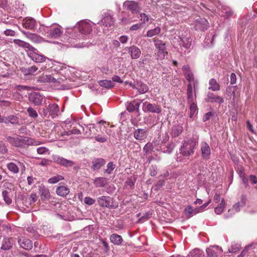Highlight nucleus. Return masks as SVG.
I'll list each match as a JSON object with an SVG mask.
<instances>
[{"label": "nucleus", "mask_w": 257, "mask_h": 257, "mask_svg": "<svg viewBox=\"0 0 257 257\" xmlns=\"http://www.w3.org/2000/svg\"><path fill=\"white\" fill-rule=\"evenodd\" d=\"M98 205L103 208L115 209L118 207L117 204L113 198L110 196H102L97 198Z\"/></svg>", "instance_id": "1"}, {"label": "nucleus", "mask_w": 257, "mask_h": 257, "mask_svg": "<svg viewBox=\"0 0 257 257\" xmlns=\"http://www.w3.org/2000/svg\"><path fill=\"white\" fill-rule=\"evenodd\" d=\"M195 145V143L192 141H185L180 149V154L183 156H190L194 154Z\"/></svg>", "instance_id": "2"}, {"label": "nucleus", "mask_w": 257, "mask_h": 257, "mask_svg": "<svg viewBox=\"0 0 257 257\" xmlns=\"http://www.w3.org/2000/svg\"><path fill=\"white\" fill-rule=\"evenodd\" d=\"M154 42H155V47L158 49L156 55L157 59H164L167 54L165 44L163 43L161 41L156 40L155 39H154Z\"/></svg>", "instance_id": "3"}, {"label": "nucleus", "mask_w": 257, "mask_h": 257, "mask_svg": "<svg viewBox=\"0 0 257 257\" xmlns=\"http://www.w3.org/2000/svg\"><path fill=\"white\" fill-rule=\"evenodd\" d=\"M143 110L145 112L160 113L162 110L160 106L155 103H151L147 101L143 103Z\"/></svg>", "instance_id": "4"}, {"label": "nucleus", "mask_w": 257, "mask_h": 257, "mask_svg": "<svg viewBox=\"0 0 257 257\" xmlns=\"http://www.w3.org/2000/svg\"><path fill=\"white\" fill-rule=\"evenodd\" d=\"M52 158L55 163L66 168L72 167L75 165V162L57 155L53 156Z\"/></svg>", "instance_id": "5"}, {"label": "nucleus", "mask_w": 257, "mask_h": 257, "mask_svg": "<svg viewBox=\"0 0 257 257\" xmlns=\"http://www.w3.org/2000/svg\"><path fill=\"white\" fill-rule=\"evenodd\" d=\"M22 26L28 30H34L35 29L37 23L33 18L26 17L22 20Z\"/></svg>", "instance_id": "6"}, {"label": "nucleus", "mask_w": 257, "mask_h": 257, "mask_svg": "<svg viewBox=\"0 0 257 257\" xmlns=\"http://www.w3.org/2000/svg\"><path fill=\"white\" fill-rule=\"evenodd\" d=\"M38 143L36 141L33 142V140L28 137L19 136V140L18 147L27 148L30 145H38Z\"/></svg>", "instance_id": "7"}, {"label": "nucleus", "mask_w": 257, "mask_h": 257, "mask_svg": "<svg viewBox=\"0 0 257 257\" xmlns=\"http://www.w3.org/2000/svg\"><path fill=\"white\" fill-rule=\"evenodd\" d=\"M209 23L205 19L198 18L195 20V29L196 30L204 31L209 28Z\"/></svg>", "instance_id": "8"}, {"label": "nucleus", "mask_w": 257, "mask_h": 257, "mask_svg": "<svg viewBox=\"0 0 257 257\" xmlns=\"http://www.w3.org/2000/svg\"><path fill=\"white\" fill-rule=\"evenodd\" d=\"M208 257H218L222 252L221 247L218 245H211L206 249Z\"/></svg>", "instance_id": "9"}, {"label": "nucleus", "mask_w": 257, "mask_h": 257, "mask_svg": "<svg viewBox=\"0 0 257 257\" xmlns=\"http://www.w3.org/2000/svg\"><path fill=\"white\" fill-rule=\"evenodd\" d=\"M123 6L130 10L133 14H136L140 12V9L138 3L134 1H125L123 3Z\"/></svg>", "instance_id": "10"}, {"label": "nucleus", "mask_w": 257, "mask_h": 257, "mask_svg": "<svg viewBox=\"0 0 257 257\" xmlns=\"http://www.w3.org/2000/svg\"><path fill=\"white\" fill-rule=\"evenodd\" d=\"M35 51L30 50L29 56L36 63H41L46 60V57L44 55L39 54L38 51L35 48Z\"/></svg>", "instance_id": "11"}, {"label": "nucleus", "mask_w": 257, "mask_h": 257, "mask_svg": "<svg viewBox=\"0 0 257 257\" xmlns=\"http://www.w3.org/2000/svg\"><path fill=\"white\" fill-rule=\"evenodd\" d=\"M205 100L206 102L210 103L216 102L219 104H222L224 102V99L222 97L215 95L211 92H207V96Z\"/></svg>", "instance_id": "12"}, {"label": "nucleus", "mask_w": 257, "mask_h": 257, "mask_svg": "<svg viewBox=\"0 0 257 257\" xmlns=\"http://www.w3.org/2000/svg\"><path fill=\"white\" fill-rule=\"evenodd\" d=\"M201 156L204 160H208L210 158L211 150L208 144L203 142L201 144Z\"/></svg>", "instance_id": "13"}, {"label": "nucleus", "mask_w": 257, "mask_h": 257, "mask_svg": "<svg viewBox=\"0 0 257 257\" xmlns=\"http://www.w3.org/2000/svg\"><path fill=\"white\" fill-rule=\"evenodd\" d=\"M29 100L36 105H39L41 104L43 97L40 93L31 92L29 94Z\"/></svg>", "instance_id": "14"}, {"label": "nucleus", "mask_w": 257, "mask_h": 257, "mask_svg": "<svg viewBox=\"0 0 257 257\" xmlns=\"http://www.w3.org/2000/svg\"><path fill=\"white\" fill-rule=\"evenodd\" d=\"M78 29L81 33L85 35L89 34L92 31L91 25L89 23L85 21L79 23Z\"/></svg>", "instance_id": "15"}, {"label": "nucleus", "mask_w": 257, "mask_h": 257, "mask_svg": "<svg viewBox=\"0 0 257 257\" xmlns=\"http://www.w3.org/2000/svg\"><path fill=\"white\" fill-rule=\"evenodd\" d=\"M168 138L169 137L167 136L166 137V139L163 140L162 142L163 144H161L160 146V149L163 153L170 154L174 150L175 144L173 142L169 143L167 145L164 144V143H165L166 141L168 140Z\"/></svg>", "instance_id": "16"}, {"label": "nucleus", "mask_w": 257, "mask_h": 257, "mask_svg": "<svg viewBox=\"0 0 257 257\" xmlns=\"http://www.w3.org/2000/svg\"><path fill=\"white\" fill-rule=\"evenodd\" d=\"M20 31L28 39L34 43H40L43 41L42 38L36 34L30 33L23 30H20Z\"/></svg>", "instance_id": "17"}, {"label": "nucleus", "mask_w": 257, "mask_h": 257, "mask_svg": "<svg viewBox=\"0 0 257 257\" xmlns=\"http://www.w3.org/2000/svg\"><path fill=\"white\" fill-rule=\"evenodd\" d=\"M143 100H139V102H136V100H134L132 102H127L125 104L126 109L131 112L133 111L139 112L140 104Z\"/></svg>", "instance_id": "18"}, {"label": "nucleus", "mask_w": 257, "mask_h": 257, "mask_svg": "<svg viewBox=\"0 0 257 257\" xmlns=\"http://www.w3.org/2000/svg\"><path fill=\"white\" fill-rule=\"evenodd\" d=\"M128 53H130L132 59H136L139 58L141 55V51L139 48L136 46L133 45L130 47H127Z\"/></svg>", "instance_id": "19"}, {"label": "nucleus", "mask_w": 257, "mask_h": 257, "mask_svg": "<svg viewBox=\"0 0 257 257\" xmlns=\"http://www.w3.org/2000/svg\"><path fill=\"white\" fill-rule=\"evenodd\" d=\"M134 137L136 140H144L147 137V130L143 128L136 129L134 132Z\"/></svg>", "instance_id": "20"}, {"label": "nucleus", "mask_w": 257, "mask_h": 257, "mask_svg": "<svg viewBox=\"0 0 257 257\" xmlns=\"http://www.w3.org/2000/svg\"><path fill=\"white\" fill-rule=\"evenodd\" d=\"M6 185L8 188V190H4L2 192V195L4 198L5 202L7 204L10 205L12 203V199L9 196V194L11 192V188L12 187V184L10 183H6Z\"/></svg>", "instance_id": "21"}, {"label": "nucleus", "mask_w": 257, "mask_h": 257, "mask_svg": "<svg viewBox=\"0 0 257 257\" xmlns=\"http://www.w3.org/2000/svg\"><path fill=\"white\" fill-rule=\"evenodd\" d=\"M105 160L101 158L94 159L92 161L91 169L93 171L98 170L105 165Z\"/></svg>", "instance_id": "22"}, {"label": "nucleus", "mask_w": 257, "mask_h": 257, "mask_svg": "<svg viewBox=\"0 0 257 257\" xmlns=\"http://www.w3.org/2000/svg\"><path fill=\"white\" fill-rule=\"evenodd\" d=\"M37 82L45 83V82H53V83H60V81L53 77L51 75H43L38 78Z\"/></svg>", "instance_id": "23"}, {"label": "nucleus", "mask_w": 257, "mask_h": 257, "mask_svg": "<svg viewBox=\"0 0 257 257\" xmlns=\"http://www.w3.org/2000/svg\"><path fill=\"white\" fill-rule=\"evenodd\" d=\"M47 33L49 38H58L61 36L63 31L59 27H55L51 28Z\"/></svg>", "instance_id": "24"}, {"label": "nucleus", "mask_w": 257, "mask_h": 257, "mask_svg": "<svg viewBox=\"0 0 257 257\" xmlns=\"http://www.w3.org/2000/svg\"><path fill=\"white\" fill-rule=\"evenodd\" d=\"M18 243L22 248L26 250H30L33 247L32 241L31 240L26 238L19 239L18 240Z\"/></svg>", "instance_id": "25"}, {"label": "nucleus", "mask_w": 257, "mask_h": 257, "mask_svg": "<svg viewBox=\"0 0 257 257\" xmlns=\"http://www.w3.org/2000/svg\"><path fill=\"white\" fill-rule=\"evenodd\" d=\"M39 194L43 201L48 200L50 198V193L48 188L44 186H39Z\"/></svg>", "instance_id": "26"}, {"label": "nucleus", "mask_w": 257, "mask_h": 257, "mask_svg": "<svg viewBox=\"0 0 257 257\" xmlns=\"http://www.w3.org/2000/svg\"><path fill=\"white\" fill-rule=\"evenodd\" d=\"M48 106L49 109V115L52 118H54L58 115L59 112V107L57 104H50Z\"/></svg>", "instance_id": "27"}, {"label": "nucleus", "mask_w": 257, "mask_h": 257, "mask_svg": "<svg viewBox=\"0 0 257 257\" xmlns=\"http://www.w3.org/2000/svg\"><path fill=\"white\" fill-rule=\"evenodd\" d=\"M13 42L14 44L19 46V47H21L24 48H27L29 51L35 50V48L33 47L31 45H30L29 43L24 41L21 40L20 39H15L14 40Z\"/></svg>", "instance_id": "28"}, {"label": "nucleus", "mask_w": 257, "mask_h": 257, "mask_svg": "<svg viewBox=\"0 0 257 257\" xmlns=\"http://www.w3.org/2000/svg\"><path fill=\"white\" fill-rule=\"evenodd\" d=\"M137 88L136 89L141 94H144L147 92L149 90V87L148 85L142 81H137Z\"/></svg>", "instance_id": "29"}, {"label": "nucleus", "mask_w": 257, "mask_h": 257, "mask_svg": "<svg viewBox=\"0 0 257 257\" xmlns=\"http://www.w3.org/2000/svg\"><path fill=\"white\" fill-rule=\"evenodd\" d=\"M183 131V127L180 124H175L172 127L171 134L172 137H178Z\"/></svg>", "instance_id": "30"}, {"label": "nucleus", "mask_w": 257, "mask_h": 257, "mask_svg": "<svg viewBox=\"0 0 257 257\" xmlns=\"http://www.w3.org/2000/svg\"><path fill=\"white\" fill-rule=\"evenodd\" d=\"M56 193L58 195L64 197L67 195L70 191L69 189L64 186H60L56 188Z\"/></svg>", "instance_id": "31"}, {"label": "nucleus", "mask_w": 257, "mask_h": 257, "mask_svg": "<svg viewBox=\"0 0 257 257\" xmlns=\"http://www.w3.org/2000/svg\"><path fill=\"white\" fill-rule=\"evenodd\" d=\"M184 213L186 216L190 217L197 213H199V211L197 208L193 209V207L190 206H187L184 209Z\"/></svg>", "instance_id": "32"}, {"label": "nucleus", "mask_w": 257, "mask_h": 257, "mask_svg": "<svg viewBox=\"0 0 257 257\" xmlns=\"http://www.w3.org/2000/svg\"><path fill=\"white\" fill-rule=\"evenodd\" d=\"M13 243L11 242V238H5L2 243L1 249L4 250L10 249L13 247Z\"/></svg>", "instance_id": "33"}, {"label": "nucleus", "mask_w": 257, "mask_h": 257, "mask_svg": "<svg viewBox=\"0 0 257 257\" xmlns=\"http://www.w3.org/2000/svg\"><path fill=\"white\" fill-rule=\"evenodd\" d=\"M107 183V179L104 177H97L94 180V184L96 187H103Z\"/></svg>", "instance_id": "34"}, {"label": "nucleus", "mask_w": 257, "mask_h": 257, "mask_svg": "<svg viewBox=\"0 0 257 257\" xmlns=\"http://www.w3.org/2000/svg\"><path fill=\"white\" fill-rule=\"evenodd\" d=\"M110 240L113 244L119 245L122 242L123 239L120 235L113 233L110 235Z\"/></svg>", "instance_id": "35"}, {"label": "nucleus", "mask_w": 257, "mask_h": 257, "mask_svg": "<svg viewBox=\"0 0 257 257\" xmlns=\"http://www.w3.org/2000/svg\"><path fill=\"white\" fill-rule=\"evenodd\" d=\"M101 22L105 26H110L113 24V18L109 14H105L104 17L102 19Z\"/></svg>", "instance_id": "36"}, {"label": "nucleus", "mask_w": 257, "mask_h": 257, "mask_svg": "<svg viewBox=\"0 0 257 257\" xmlns=\"http://www.w3.org/2000/svg\"><path fill=\"white\" fill-rule=\"evenodd\" d=\"M186 79L189 81V84H192L194 90V95L195 97H196V91L197 88L198 86V81L194 79L193 74L191 75H188L185 76Z\"/></svg>", "instance_id": "37"}, {"label": "nucleus", "mask_w": 257, "mask_h": 257, "mask_svg": "<svg viewBox=\"0 0 257 257\" xmlns=\"http://www.w3.org/2000/svg\"><path fill=\"white\" fill-rule=\"evenodd\" d=\"M209 85L210 86L208 88L209 89H210L213 91H216L220 90V84L214 78H212L209 80Z\"/></svg>", "instance_id": "38"}, {"label": "nucleus", "mask_w": 257, "mask_h": 257, "mask_svg": "<svg viewBox=\"0 0 257 257\" xmlns=\"http://www.w3.org/2000/svg\"><path fill=\"white\" fill-rule=\"evenodd\" d=\"M180 45H182L185 48H189L191 45V41L192 40L189 37H180Z\"/></svg>", "instance_id": "39"}, {"label": "nucleus", "mask_w": 257, "mask_h": 257, "mask_svg": "<svg viewBox=\"0 0 257 257\" xmlns=\"http://www.w3.org/2000/svg\"><path fill=\"white\" fill-rule=\"evenodd\" d=\"M86 127L88 128V131L85 132V134L88 137H90L91 134L96 135L97 130L95 128V124L93 123H89L86 125Z\"/></svg>", "instance_id": "40"}, {"label": "nucleus", "mask_w": 257, "mask_h": 257, "mask_svg": "<svg viewBox=\"0 0 257 257\" xmlns=\"http://www.w3.org/2000/svg\"><path fill=\"white\" fill-rule=\"evenodd\" d=\"M98 84L102 87L109 89L113 87L114 85L110 80H101L98 81Z\"/></svg>", "instance_id": "41"}, {"label": "nucleus", "mask_w": 257, "mask_h": 257, "mask_svg": "<svg viewBox=\"0 0 257 257\" xmlns=\"http://www.w3.org/2000/svg\"><path fill=\"white\" fill-rule=\"evenodd\" d=\"M160 33L161 28L157 27L154 29L149 30L147 33L146 36L151 38L159 35Z\"/></svg>", "instance_id": "42"}, {"label": "nucleus", "mask_w": 257, "mask_h": 257, "mask_svg": "<svg viewBox=\"0 0 257 257\" xmlns=\"http://www.w3.org/2000/svg\"><path fill=\"white\" fill-rule=\"evenodd\" d=\"M193 86L192 84H188L187 85V95L188 101H192L193 99H194L193 95Z\"/></svg>", "instance_id": "43"}, {"label": "nucleus", "mask_w": 257, "mask_h": 257, "mask_svg": "<svg viewBox=\"0 0 257 257\" xmlns=\"http://www.w3.org/2000/svg\"><path fill=\"white\" fill-rule=\"evenodd\" d=\"M225 205V200L224 198H222L221 203L219 204V205L217 207L215 208V212L217 214H221L224 210Z\"/></svg>", "instance_id": "44"}, {"label": "nucleus", "mask_w": 257, "mask_h": 257, "mask_svg": "<svg viewBox=\"0 0 257 257\" xmlns=\"http://www.w3.org/2000/svg\"><path fill=\"white\" fill-rule=\"evenodd\" d=\"M240 248L241 246L239 244L232 243L230 247L229 248L227 253H236L239 251ZM225 253H226V252H225Z\"/></svg>", "instance_id": "45"}, {"label": "nucleus", "mask_w": 257, "mask_h": 257, "mask_svg": "<svg viewBox=\"0 0 257 257\" xmlns=\"http://www.w3.org/2000/svg\"><path fill=\"white\" fill-rule=\"evenodd\" d=\"M7 168L9 171L14 174H17L19 172L18 166L14 163L11 162L7 164Z\"/></svg>", "instance_id": "46"}, {"label": "nucleus", "mask_w": 257, "mask_h": 257, "mask_svg": "<svg viewBox=\"0 0 257 257\" xmlns=\"http://www.w3.org/2000/svg\"><path fill=\"white\" fill-rule=\"evenodd\" d=\"M194 99H193V101H188L189 103L190 104V117H192L193 115L195 114V112L197 110V105L194 102Z\"/></svg>", "instance_id": "47"}, {"label": "nucleus", "mask_w": 257, "mask_h": 257, "mask_svg": "<svg viewBox=\"0 0 257 257\" xmlns=\"http://www.w3.org/2000/svg\"><path fill=\"white\" fill-rule=\"evenodd\" d=\"M7 141L12 145L18 147V143H19V138H14L10 136H8L6 137Z\"/></svg>", "instance_id": "48"}, {"label": "nucleus", "mask_w": 257, "mask_h": 257, "mask_svg": "<svg viewBox=\"0 0 257 257\" xmlns=\"http://www.w3.org/2000/svg\"><path fill=\"white\" fill-rule=\"evenodd\" d=\"M64 179V177L61 175H56L53 176L49 179L48 182L50 184H55L59 182V181L63 180Z\"/></svg>", "instance_id": "49"}, {"label": "nucleus", "mask_w": 257, "mask_h": 257, "mask_svg": "<svg viewBox=\"0 0 257 257\" xmlns=\"http://www.w3.org/2000/svg\"><path fill=\"white\" fill-rule=\"evenodd\" d=\"M153 149V144L151 143H148L145 145L143 148L144 152H145L146 154H151Z\"/></svg>", "instance_id": "50"}, {"label": "nucleus", "mask_w": 257, "mask_h": 257, "mask_svg": "<svg viewBox=\"0 0 257 257\" xmlns=\"http://www.w3.org/2000/svg\"><path fill=\"white\" fill-rule=\"evenodd\" d=\"M27 112L29 116L31 117L35 118L38 117V113L37 111L32 107H29L27 109Z\"/></svg>", "instance_id": "51"}, {"label": "nucleus", "mask_w": 257, "mask_h": 257, "mask_svg": "<svg viewBox=\"0 0 257 257\" xmlns=\"http://www.w3.org/2000/svg\"><path fill=\"white\" fill-rule=\"evenodd\" d=\"M191 257H203V255L201 251L198 249L193 250L190 252Z\"/></svg>", "instance_id": "52"}, {"label": "nucleus", "mask_w": 257, "mask_h": 257, "mask_svg": "<svg viewBox=\"0 0 257 257\" xmlns=\"http://www.w3.org/2000/svg\"><path fill=\"white\" fill-rule=\"evenodd\" d=\"M157 167L156 165H152L149 168L150 175L151 176H155L157 174Z\"/></svg>", "instance_id": "53"}, {"label": "nucleus", "mask_w": 257, "mask_h": 257, "mask_svg": "<svg viewBox=\"0 0 257 257\" xmlns=\"http://www.w3.org/2000/svg\"><path fill=\"white\" fill-rule=\"evenodd\" d=\"M114 168L115 165L113 164V162H110L107 164V169L105 170V172L110 174Z\"/></svg>", "instance_id": "54"}, {"label": "nucleus", "mask_w": 257, "mask_h": 257, "mask_svg": "<svg viewBox=\"0 0 257 257\" xmlns=\"http://www.w3.org/2000/svg\"><path fill=\"white\" fill-rule=\"evenodd\" d=\"M8 121L12 124L18 123V118L15 115H10L8 116Z\"/></svg>", "instance_id": "55"}, {"label": "nucleus", "mask_w": 257, "mask_h": 257, "mask_svg": "<svg viewBox=\"0 0 257 257\" xmlns=\"http://www.w3.org/2000/svg\"><path fill=\"white\" fill-rule=\"evenodd\" d=\"M7 152L8 149L7 147L2 141H0V154H5L7 153Z\"/></svg>", "instance_id": "56"}, {"label": "nucleus", "mask_w": 257, "mask_h": 257, "mask_svg": "<svg viewBox=\"0 0 257 257\" xmlns=\"http://www.w3.org/2000/svg\"><path fill=\"white\" fill-rule=\"evenodd\" d=\"M84 202L87 205H91L95 202V200L89 197H86L84 199Z\"/></svg>", "instance_id": "57"}, {"label": "nucleus", "mask_w": 257, "mask_h": 257, "mask_svg": "<svg viewBox=\"0 0 257 257\" xmlns=\"http://www.w3.org/2000/svg\"><path fill=\"white\" fill-rule=\"evenodd\" d=\"M37 197L36 193L32 194L28 198V202L30 204L34 203L37 201Z\"/></svg>", "instance_id": "58"}, {"label": "nucleus", "mask_w": 257, "mask_h": 257, "mask_svg": "<svg viewBox=\"0 0 257 257\" xmlns=\"http://www.w3.org/2000/svg\"><path fill=\"white\" fill-rule=\"evenodd\" d=\"M254 243H251L247 245L245 248L241 251L240 254L237 257H244L247 252L248 249L254 245Z\"/></svg>", "instance_id": "59"}, {"label": "nucleus", "mask_w": 257, "mask_h": 257, "mask_svg": "<svg viewBox=\"0 0 257 257\" xmlns=\"http://www.w3.org/2000/svg\"><path fill=\"white\" fill-rule=\"evenodd\" d=\"M40 113L42 116L48 118L50 116L49 115L48 106H47L46 108H42Z\"/></svg>", "instance_id": "60"}, {"label": "nucleus", "mask_w": 257, "mask_h": 257, "mask_svg": "<svg viewBox=\"0 0 257 257\" xmlns=\"http://www.w3.org/2000/svg\"><path fill=\"white\" fill-rule=\"evenodd\" d=\"M247 200V196L244 194H242L240 197V201H239L241 203V206L243 207L245 206Z\"/></svg>", "instance_id": "61"}, {"label": "nucleus", "mask_w": 257, "mask_h": 257, "mask_svg": "<svg viewBox=\"0 0 257 257\" xmlns=\"http://www.w3.org/2000/svg\"><path fill=\"white\" fill-rule=\"evenodd\" d=\"M66 134L67 136H70L72 134L79 135L81 134V132L79 130L74 128L71 130L68 131Z\"/></svg>", "instance_id": "62"}, {"label": "nucleus", "mask_w": 257, "mask_h": 257, "mask_svg": "<svg viewBox=\"0 0 257 257\" xmlns=\"http://www.w3.org/2000/svg\"><path fill=\"white\" fill-rule=\"evenodd\" d=\"M224 11L225 12H223L224 13V17L227 19L231 17L234 13L230 9H225Z\"/></svg>", "instance_id": "63"}, {"label": "nucleus", "mask_w": 257, "mask_h": 257, "mask_svg": "<svg viewBox=\"0 0 257 257\" xmlns=\"http://www.w3.org/2000/svg\"><path fill=\"white\" fill-rule=\"evenodd\" d=\"M140 18L141 21L143 22V24H145L146 22H148L149 18V17L145 13H141L140 14Z\"/></svg>", "instance_id": "64"}]
</instances>
